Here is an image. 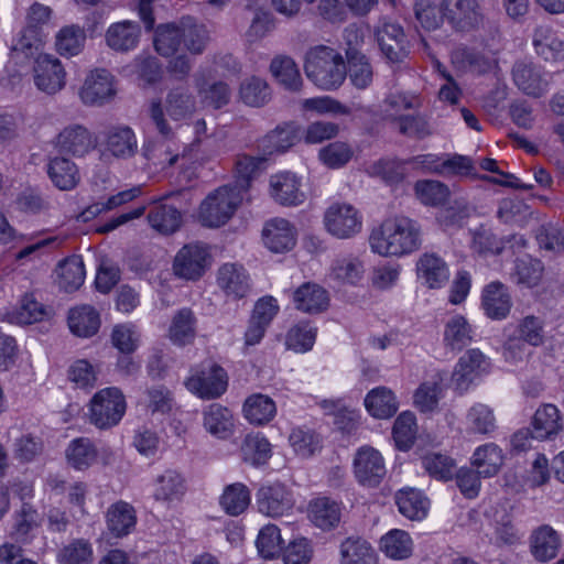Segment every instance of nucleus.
<instances>
[{"instance_id": "obj_1", "label": "nucleus", "mask_w": 564, "mask_h": 564, "mask_svg": "<svg viewBox=\"0 0 564 564\" xmlns=\"http://www.w3.org/2000/svg\"><path fill=\"white\" fill-rule=\"evenodd\" d=\"M421 242L419 224L405 216L384 220L369 237L372 251L380 256L408 254L417 250Z\"/></svg>"}, {"instance_id": "obj_2", "label": "nucleus", "mask_w": 564, "mask_h": 564, "mask_svg": "<svg viewBox=\"0 0 564 564\" xmlns=\"http://www.w3.org/2000/svg\"><path fill=\"white\" fill-rule=\"evenodd\" d=\"M304 70L308 79L326 90L338 88L347 76L346 63L336 50L317 45L305 55Z\"/></svg>"}, {"instance_id": "obj_3", "label": "nucleus", "mask_w": 564, "mask_h": 564, "mask_svg": "<svg viewBox=\"0 0 564 564\" xmlns=\"http://www.w3.org/2000/svg\"><path fill=\"white\" fill-rule=\"evenodd\" d=\"M242 200L239 191L229 185L219 187L208 195L199 208V219L204 226L219 227L234 215Z\"/></svg>"}, {"instance_id": "obj_4", "label": "nucleus", "mask_w": 564, "mask_h": 564, "mask_svg": "<svg viewBox=\"0 0 564 564\" xmlns=\"http://www.w3.org/2000/svg\"><path fill=\"white\" fill-rule=\"evenodd\" d=\"M126 412L124 395L118 388H106L90 400V423L98 429L117 425Z\"/></svg>"}, {"instance_id": "obj_5", "label": "nucleus", "mask_w": 564, "mask_h": 564, "mask_svg": "<svg viewBox=\"0 0 564 564\" xmlns=\"http://www.w3.org/2000/svg\"><path fill=\"white\" fill-rule=\"evenodd\" d=\"M212 256L203 243L194 242L183 246L173 261L174 274L183 280L197 281L207 271Z\"/></svg>"}, {"instance_id": "obj_6", "label": "nucleus", "mask_w": 564, "mask_h": 564, "mask_svg": "<svg viewBox=\"0 0 564 564\" xmlns=\"http://www.w3.org/2000/svg\"><path fill=\"white\" fill-rule=\"evenodd\" d=\"M185 387L202 399H217L227 390L228 375L221 366L210 364L207 367L195 370L185 380Z\"/></svg>"}, {"instance_id": "obj_7", "label": "nucleus", "mask_w": 564, "mask_h": 564, "mask_svg": "<svg viewBox=\"0 0 564 564\" xmlns=\"http://www.w3.org/2000/svg\"><path fill=\"white\" fill-rule=\"evenodd\" d=\"M440 9L446 22L457 32H471L482 23L477 0H441Z\"/></svg>"}, {"instance_id": "obj_8", "label": "nucleus", "mask_w": 564, "mask_h": 564, "mask_svg": "<svg viewBox=\"0 0 564 564\" xmlns=\"http://www.w3.org/2000/svg\"><path fill=\"white\" fill-rule=\"evenodd\" d=\"M511 77L517 88L527 96L539 98L549 90V73L532 61H516L511 68Z\"/></svg>"}, {"instance_id": "obj_9", "label": "nucleus", "mask_w": 564, "mask_h": 564, "mask_svg": "<svg viewBox=\"0 0 564 564\" xmlns=\"http://www.w3.org/2000/svg\"><path fill=\"white\" fill-rule=\"evenodd\" d=\"M326 230L339 239H348L361 230V217L350 204H333L324 214Z\"/></svg>"}, {"instance_id": "obj_10", "label": "nucleus", "mask_w": 564, "mask_h": 564, "mask_svg": "<svg viewBox=\"0 0 564 564\" xmlns=\"http://www.w3.org/2000/svg\"><path fill=\"white\" fill-rule=\"evenodd\" d=\"M256 503L260 513L278 518L286 514L294 507L291 490L281 482L262 485L256 494Z\"/></svg>"}, {"instance_id": "obj_11", "label": "nucleus", "mask_w": 564, "mask_h": 564, "mask_svg": "<svg viewBox=\"0 0 564 564\" xmlns=\"http://www.w3.org/2000/svg\"><path fill=\"white\" fill-rule=\"evenodd\" d=\"M380 51L388 63L401 64L409 55L403 28L395 22L383 21L376 31Z\"/></svg>"}, {"instance_id": "obj_12", "label": "nucleus", "mask_w": 564, "mask_h": 564, "mask_svg": "<svg viewBox=\"0 0 564 564\" xmlns=\"http://www.w3.org/2000/svg\"><path fill=\"white\" fill-rule=\"evenodd\" d=\"M354 473L362 486H378L387 473L383 457L371 446L359 448L354 459Z\"/></svg>"}, {"instance_id": "obj_13", "label": "nucleus", "mask_w": 564, "mask_h": 564, "mask_svg": "<svg viewBox=\"0 0 564 564\" xmlns=\"http://www.w3.org/2000/svg\"><path fill=\"white\" fill-rule=\"evenodd\" d=\"M34 84L39 90L54 95L65 86V70L59 59L52 55H39L33 68Z\"/></svg>"}, {"instance_id": "obj_14", "label": "nucleus", "mask_w": 564, "mask_h": 564, "mask_svg": "<svg viewBox=\"0 0 564 564\" xmlns=\"http://www.w3.org/2000/svg\"><path fill=\"white\" fill-rule=\"evenodd\" d=\"M412 162L426 172L442 176L469 175L474 170L471 160L459 154L447 159L435 154H421L414 156Z\"/></svg>"}, {"instance_id": "obj_15", "label": "nucleus", "mask_w": 564, "mask_h": 564, "mask_svg": "<svg viewBox=\"0 0 564 564\" xmlns=\"http://www.w3.org/2000/svg\"><path fill=\"white\" fill-rule=\"evenodd\" d=\"M113 95L112 76L107 69L91 72L80 89V99L88 106H101Z\"/></svg>"}, {"instance_id": "obj_16", "label": "nucleus", "mask_w": 564, "mask_h": 564, "mask_svg": "<svg viewBox=\"0 0 564 564\" xmlns=\"http://www.w3.org/2000/svg\"><path fill=\"white\" fill-rule=\"evenodd\" d=\"M217 284L227 297L239 300L250 292V278L246 269L236 263H225L218 269Z\"/></svg>"}, {"instance_id": "obj_17", "label": "nucleus", "mask_w": 564, "mask_h": 564, "mask_svg": "<svg viewBox=\"0 0 564 564\" xmlns=\"http://www.w3.org/2000/svg\"><path fill=\"white\" fill-rule=\"evenodd\" d=\"M56 144L62 153L83 156L95 148L96 139L86 127L70 124L58 133Z\"/></svg>"}, {"instance_id": "obj_18", "label": "nucleus", "mask_w": 564, "mask_h": 564, "mask_svg": "<svg viewBox=\"0 0 564 564\" xmlns=\"http://www.w3.org/2000/svg\"><path fill=\"white\" fill-rule=\"evenodd\" d=\"M486 365V358L480 350H468L459 358L452 375V383L455 390L460 393L466 391L474 379L485 370Z\"/></svg>"}, {"instance_id": "obj_19", "label": "nucleus", "mask_w": 564, "mask_h": 564, "mask_svg": "<svg viewBox=\"0 0 564 564\" xmlns=\"http://www.w3.org/2000/svg\"><path fill=\"white\" fill-rule=\"evenodd\" d=\"M271 195L283 206H296L304 202L305 195L300 189V181L291 172H281L270 178Z\"/></svg>"}, {"instance_id": "obj_20", "label": "nucleus", "mask_w": 564, "mask_h": 564, "mask_svg": "<svg viewBox=\"0 0 564 564\" xmlns=\"http://www.w3.org/2000/svg\"><path fill=\"white\" fill-rule=\"evenodd\" d=\"M531 424L533 437L539 441L553 440L563 430L561 412L551 403L536 409Z\"/></svg>"}, {"instance_id": "obj_21", "label": "nucleus", "mask_w": 564, "mask_h": 564, "mask_svg": "<svg viewBox=\"0 0 564 564\" xmlns=\"http://www.w3.org/2000/svg\"><path fill=\"white\" fill-rule=\"evenodd\" d=\"M293 302L299 311L318 314L329 305L328 292L313 282H305L293 292Z\"/></svg>"}, {"instance_id": "obj_22", "label": "nucleus", "mask_w": 564, "mask_h": 564, "mask_svg": "<svg viewBox=\"0 0 564 564\" xmlns=\"http://www.w3.org/2000/svg\"><path fill=\"white\" fill-rule=\"evenodd\" d=\"M264 245L272 252H285L295 246V231L291 224L283 218L268 221L263 228Z\"/></svg>"}, {"instance_id": "obj_23", "label": "nucleus", "mask_w": 564, "mask_h": 564, "mask_svg": "<svg viewBox=\"0 0 564 564\" xmlns=\"http://www.w3.org/2000/svg\"><path fill=\"white\" fill-rule=\"evenodd\" d=\"M561 545L557 532L547 524L535 529L530 539L531 553L541 563H546L556 557Z\"/></svg>"}, {"instance_id": "obj_24", "label": "nucleus", "mask_w": 564, "mask_h": 564, "mask_svg": "<svg viewBox=\"0 0 564 564\" xmlns=\"http://www.w3.org/2000/svg\"><path fill=\"white\" fill-rule=\"evenodd\" d=\"M532 45L536 55L545 62L564 59V41L558 39L547 25H539L534 29Z\"/></svg>"}, {"instance_id": "obj_25", "label": "nucleus", "mask_w": 564, "mask_h": 564, "mask_svg": "<svg viewBox=\"0 0 564 564\" xmlns=\"http://www.w3.org/2000/svg\"><path fill=\"white\" fill-rule=\"evenodd\" d=\"M140 36L141 30L137 22L122 21L109 26L106 42L113 51L124 53L137 47Z\"/></svg>"}, {"instance_id": "obj_26", "label": "nucleus", "mask_w": 564, "mask_h": 564, "mask_svg": "<svg viewBox=\"0 0 564 564\" xmlns=\"http://www.w3.org/2000/svg\"><path fill=\"white\" fill-rule=\"evenodd\" d=\"M299 140V129L294 123L278 126L258 141V149L268 156L273 153H283Z\"/></svg>"}, {"instance_id": "obj_27", "label": "nucleus", "mask_w": 564, "mask_h": 564, "mask_svg": "<svg viewBox=\"0 0 564 564\" xmlns=\"http://www.w3.org/2000/svg\"><path fill=\"white\" fill-rule=\"evenodd\" d=\"M44 37L43 31L35 30L34 26H25L21 30L18 37L12 41L10 47L11 57L17 63H24L35 55L39 56Z\"/></svg>"}, {"instance_id": "obj_28", "label": "nucleus", "mask_w": 564, "mask_h": 564, "mask_svg": "<svg viewBox=\"0 0 564 564\" xmlns=\"http://www.w3.org/2000/svg\"><path fill=\"white\" fill-rule=\"evenodd\" d=\"M416 272L419 279L430 289L442 288L449 276L447 264L434 253H424L419 259Z\"/></svg>"}, {"instance_id": "obj_29", "label": "nucleus", "mask_w": 564, "mask_h": 564, "mask_svg": "<svg viewBox=\"0 0 564 564\" xmlns=\"http://www.w3.org/2000/svg\"><path fill=\"white\" fill-rule=\"evenodd\" d=\"M203 416L204 427L212 435L225 440L232 434L234 415L228 408L219 403H213L204 410Z\"/></svg>"}, {"instance_id": "obj_30", "label": "nucleus", "mask_w": 564, "mask_h": 564, "mask_svg": "<svg viewBox=\"0 0 564 564\" xmlns=\"http://www.w3.org/2000/svg\"><path fill=\"white\" fill-rule=\"evenodd\" d=\"M340 517L339 505L327 497L316 498L308 505L310 520L324 531L336 528Z\"/></svg>"}, {"instance_id": "obj_31", "label": "nucleus", "mask_w": 564, "mask_h": 564, "mask_svg": "<svg viewBox=\"0 0 564 564\" xmlns=\"http://www.w3.org/2000/svg\"><path fill=\"white\" fill-rule=\"evenodd\" d=\"M267 161L268 158L263 154L259 156L238 155L235 164V186L231 187L239 191L240 195H242V192L248 191L251 182L265 169Z\"/></svg>"}, {"instance_id": "obj_32", "label": "nucleus", "mask_w": 564, "mask_h": 564, "mask_svg": "<svg viewBox=\"0 0 564 564\" xmlns=\"http://www.w3.org/2000/svg\"><path fill=\"white\" fill-rule=\"evenodd\" d=\"M482 307L490 318H505L511 307L507 288L500 282L487 285L482 294Z\"/></svg>"}, {"instance_id": "obj_33", "label": "nucleus", "mask_w": 564, "mask_h": 564, "mask_svg": "<svg viewBox=\"0 0 564 564\" xmlns=\"http://www.w3.org/2000/svg\"><path fill=\"white\" fill-rule=\"evenodd\" d=\"M68 326L70 332L78 337H91L100 327V317L93 306H78L69 311Z\"/></svg>"}, {"instance_id": "obj_34", "label": "nucleus", "mask_w": 564, "mask_h": 564, "mask_svg": "<svg viewBox=\"0 0 564 564\" xmlns=\"http://www.w3.org/2000/svg\"><path fill=\"white\" fill-rule=\"evenodd\" d=\"M47 174L52 183L61 191H70L79 182L80 176L74 162L56 156L47 164Z\"/></svg>"}, {"instance_id": "obj_35", "label": "nucleus", "mask_w": 564, "mask_h": 564, "mask_svg": "<svg viewBox=\"0 0 564 564\" xmlns=\"http://www.w3.org/2000/svg\"><path fill=\"white\" fill-rule=\"evenodd\" d=\"M367 411L376 419H389L398 411V402L393 392L386 387H378L365 398Z\"/></svg>"}, {"instance_id": "obj_36", "label": "nucleus", "mask_w": 564, "mask_h": 564, "mask_svg": "<svg viewBox=\"0 0 564 564\" xmlns=\"http://www.w3.org/2000/svg\"><path fill=\"white\" fill-rule=\"evenodd\" d=\"M137 517L133 507L119 501L107 511L108 530L117 538L128 535L135 527Z\"/></svg>"}, {"instance_id": "obj_37", "label": "nucleus", "mask_w": 564, "mask_h": 564, "mask_svg": "<svg viewBox=\"0 0 564 564\" xmlns=\"http://www.w3.org/2000/svg\"><path fill=\"white\" fill-rule=\"evenodd\" d=\"M150 226L162 235H171L178 230L182 223L180 210L169 204H158L148 214Z\"/></svg>"}, {"instance_id": "obj_38", "label": "nucleus", "mask_w": 564, "mask_h": 564, "mask_svg": "<svg viewBox=\"0 0 564 564\" xmlns=\"http://www.w3.org/2000/svg\"><path fill=\"white\" fill-rule=\"evenodd\" d=\"M473 329L462 315L451 317L444 328V345L453 351H459L471 343Z\"/></svg>"}, {"instance_id": "obj_39", "label": "nucleus", "mask_w": 564, "mask_h": 564, "mask_svg": "<svg viewBox=\"0 0 564 564\" xmlns=\"http://www.w3.org/2000/svg\"><path fill=\"white\" fill-rule=\"evenodd\" d=\"M341 564H377L376 552L359 536H349L340 545Z\"/></svg>"}, {"instance_id": "obj_40", "label": "nucleus", "mask_w": 564, "mask_h": 564, "mask_svg": "<svg viewBox=\"0 0 564 564\" xmlns=\"http://www.w3.org/2000/svg\"><path fill=\"white\" fill-rule=\"evenodd\" d=\"M85 274V265L80 256L66 258L57 267L58 286L66 292H73L82 286Z\"/></svg>"}, {"instance_id": "obj_41", "label": "nucleus", "mask_w": 564, "mask_h": 564, "mask_svg": "<svg viewBox=\"0 0 564 564\" xmlns=\"http://www.w3.org/2000/svg\"><path fill=\"white\" fill-rule=\"evenodd\" d=\"M186 491L184 477L176 470L167 469L156 478L154 498L159 501L180 500Z\"/></svg>"}, {"instance_id": "obj_42", "label": "nucleus", "mask_w": 564, "mask_h": 564, "mask_svg": "<svg viewBox=\"0 0 564 564\" xmlns=\"http://www.w3.org/2000/svg\"><path fill=\"white\" fill-rule=\"evenodd\" d=\"M270 70L274 78L288 90L299 91L302 87V77L297 65L290 56L280 55L272 59Z\"/></svg>"}, {"instance_id": "obj_43", "label": "nucleus", "mask_w": 564, "mask_h": 564, "mask_svg": "<svg viewBox=\"0 0 564 564\" xmlns=\"http://www.w3.org/2000/svg\"><path fill=\"white\" fill-rule=\"evenodd\" d=\"M399 511L410 520H421L427 513L429 500L416 489H402L395 495Z\"/></svg>"}, {"instance_id": "obj_44", "label": "nucleus", "mask_w": 564, "mask_h": 564, "mask_svg": "<svg viewBox=\"0 0 564 564\" xmlns=\"http://www.w3.org/2000/svg\"><path fill=\"white\" fill-rule=\"evenodd\" d=\"M503 464L502 452L498 445L488 443L476 448L473 465L484 477L495 476Z\"/></svg>"}, {"instance_id": "obj_45", "label": "nucleus", "mask_w": 564, "mask_h": 564, "mask_svg": "<svg viewBox=\"0 0 564 564\" xmlns=\"http://www.w3.org/2000/svg\"><path fill=\"white\" fill-rule=\"evenodd\" d=\"M243 413L250 423L262 425L274 417L276 408L274 401L268 395L253 394L246 400Z\"/></svg>"}, {"instance_id": "obj_46", "label": "nucleus", "mask_w": 564, "mask_h": 564, "mask_svg": "<svg viewBox=\"0 0 564 564\" xmlns=\"http://www.w3.org/2000/svg\"><path fill=\"white\" fill-rule=\"evenodd\" d=\"M380 547L388 557L404 560L412 554L413 541L408 532L393 529L381 538Z\"/></svg>"}, {"instance_id": "obj_47", "label": "nucleus", "mask_w": 564, "mask_h": 564, "mask_svg": "<svg viewBox=\"0 0 564 564\" xmlns=\"http://www.w3.org/2000/svg\"><path fill=\"white\" fill-rule=\"evenodd\" d=\"M346 72L351 84L358 89H366L373 80L372 66L364 53L350 52V56L347 58Z\"/></svg>"}, {"instance_id": "obj_48", "label": "nucleus", "mask_w": 564, "mask_h": 564, "mask_svg": "<svg viewBox=\"0 0 564 564\" xmlns=\"http://www.w3.org/2000/svg\"><path fill=\"white\" fill-rule=\"evenodd\" d=\"M196 317L191 308H182L173 316L170 326L171 340L180 346L191 343L196 335Z\"/></svg>"}, {"instance_id": "obj_49", "label": "nucleus", "mask_w": 564, "mask_h": 564, "mask_svg": "<svg viewBox=\"0 0 564 564\" xmlns=\"http://www.w3.org/2000/svg\"><path fill=\"white\" fill-rule=\"evenodd\" d=\"M137 140L129 127H117L107 134V149L117 158H131L137 152Z\"/></svg>"}, {"instance_id": "obj_50", "label": "nucleus", "mask_w": 564, "mask_h": 564, "mask_svg": "<svg viewBox=\"0 0 564 564\" xmlns=\"http://www.w3.org/2000/svg\"><path fill=\"white\" fill-rule=\"evenodd\" d=\"M517 333L519 337L509 338L506 343V348L508 350H513L516 348H521V343H528L532 346H539L543 343V323L540 318L535 316H527L519 324Z\"/></svg>"}, {"instance_id": "obj_51", "label": "nucleus", "mask_w": 564, "mask_h": 564, "mask_svg": "<svg viewBox=\"0 0 564 564\" xmlns=\"http://www.w3.org/2000/svg\"><path fill=\"white\" fill-rule=\"evenodd\" d=\"M66 458L72 467L84 470L96 460L97 449L89 438L78 437L69 443L66 449Z\"/></svg>"}, {"instance_id": "obj_52", "label": "nucleus", "mask_w": 564, "mask_h": 564, "mask_svg": "<svg viewBox=\"0 0 564 564\" xmlns=\"http://www.w3.org/2000/svg\"><path fill=\"white\" fill-rule=\"evenodd\" d=\"M182 45L181 22L161 24L155 31L154 47L162 56L174 55Z\"/></svg>"}, {"instance_id": "obj_53", "label": "nucleus", "mask_w": 564, "mask_h": 564, "mask_svg": "<svg viewBox=\"0 0 564 564\" xmlns=\"http://www.w3.org/2000/svg\"><path fill=\"white\" fill-rule=\"evenodd\" d=\"M182 44L192 53L199 54L208 41V32L192 17L181 19Z\"/></svg>"}, {"instance_id": "obj_54", "label": "nucleus", "mask_w": 564, "mask_h": 564, "mask_svg": "<svg viewBox=\"0 0 564 564\" xmlns=\"http://www.w3.org/2000/svg\"><path fill=\"white\" fill-rule=\"evenodd\" d=\"M241 456L246 463L259 466L271 457V444L259 434H248L241 444Z\"/></svg>"}, {"instance_id": "obj_55", "label": "nucleus", "mask_w": 564, "mask_h": 564, "mask_svg": "<svg viewBox=\"0 0 564 564\" xmlns=\"http://www.w3.org/2000/svg\"><path fill=\"white\" fill-rule=\"evenodd\" d=\"M250 503V491L240 482L229 485L220 497V506L229 516L241 514Z\"/></svg>"}, {"instance_id": "obj_56", "label": "nucleus", "mask_w": 564, "mask_h": 564, "mask_svg": "<svg viewBox=\"0 0 564 564\" xmlns=\"http://www.w3.org/2000/svg\"><path fill=\"white\" fill-rule=\"evenodd\" d=\"M165 108L173 120H183L195 111V100L187 90L175 88L169 91L165 99Z\"/></svg>"}, {"instance_id": "obj_57", "label": "nucleus", "mask_w": 564, "mask_h": 564, "mask_svg": "<svg viewBox=\"0 0 564 564\" xmlns=\"http://www.w3.org/2000/svg\"><path fill=\"white\" fill-rule=\"evenodd\" d=\"M414 192L419 200L426 206H440L449 196V188L440 181L421 180L414 185Z\"/></svg>"}, {"instance_id": "obj_58", "label": "nucleus", "mask_w": 564, "mask_h": 564, "mask_svg": "<svg viewBox=\"0 0 564 564\" xmlns=\"http://www.w3.org/2000/svg\"><path fill=\"white\" fill-rule=\"evenodd\" d=\"M241 100L252 107H261L271 98V90L268 83L259 77L245 79L240 85Z\"/></svg>"}, {"instance_id": "obj_59", "label": "nucleus", "mask_w": 564, "mask_h": 564, "mask_svg": "<svg viewBox=\"0 0 564 564\" xmlns=\"http://www.w3.org/2000/svg\"><path fill=\"white\" fill-rule=\"evenodd\" d=\"M256 545L259 554L265 560H272L283 550L280 529L275 524L263 527L257 538Z\"/></svg>"}, {"instance_id": "obj_60", "label": "nucleus", "mask_w": 564, "mask_h": 564, "mask_svg": "<svg viewBox=\"0 0 564 564\" xmlns=\"http://www.w3.org/2000/svg\"><path fill=\"white\" fill-rule=\"evenodd\" d=\"M471 234V249L479 256L499 254L505 248L503 241L499 239L490 228L479 226Z\"/></svg>"}, {"instance_id": "obj_61", "label": "nucleus", "mask_w": 564, "mask_h": 564, "mask_svg": "<svg viewBox=\"0 0 564 564\" xmlns=\"http://www.w3.org/2000/svg\"><path fill=\"white\" fill-rule=\"evenodd\" d=\"M468 429L473 433L490 434L496 429V417L492 410L482 403L473 405L466 415Z\"/></svg>"}, {"instance_id": "obj_62", "label": "nucleus", "mask_w": 564, "mask_h": 564, "mask_svg": "<svg viewBox=\"0 0 564 564\" xmlns=\"http://www.w3.org/2000/svg\"><path fill=\"white\" fill-rule=\"evenodd\" d=\"M316 328L306 323L291 327L285 337V346L295 352H306L314 346Z\"/></svg>"}, {"instance_id": "obj_63", "label": "nucleus", "mask_w": 564, "mask_h": 564, "mask_svg": "<svg viewBox=\"0 0 564 564\" xmlns=\"http://www.w3.org/2000/svg\"><path fill=\"white\" fill-rule=\"evenodd\" d=\"M542 272L543 265L540 260L524 256L516 260L513 278L518 284L532 288L540 282Z\"/></svg>"}, {"instance_id": "obj_64", "label": "nucleus", "mask_w": 564, "mask_h": 564, "mask_svg": "<svg viewBox=\"0 0 564 564\" xmlns=\"http://www.w3.org/2000/svg\"><path fill=\"white\" fill-rule=\"evenodd\" d=\"M61 564H90L93 561V550L88 541L77 539L64 546L59 554Z\"/></svg>"}]
</instances>
